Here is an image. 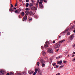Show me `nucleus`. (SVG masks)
Wrapping results in <instances>:
<instances>
[{"label": "nucleus", "instance_id": "1", "mask_svg": "<svg viewBox=\"0 0 75 75\" xmlns=\"http://www.w3.org/2000/svg\"><path fill=\"white\" fill-rule=\"evenodd\" d=\"M65 41V40H63L57 43L56 44L54 45V48H59V47H60V45L59 44H59H61L62 43V42H63L64 41Z\"/></svg>", "mask_w": 75, "mask_h": 75}, {"label": "nucleus", "instance_id": "7", "mask_svg": "<svg viewBox=\"0 0 75 75\" xmlns=\"http://www.w3.org/2000/svg\"><path fill=\"white\" fill-rule=\"evenodd\" d=\"M28 73L29 74H32L34 73V71H31V70H29L28 71Z\"/></svg>", "mask_w": 75, "mask_h": 75}, {"label": "nucleus", "instance_id": "38", "mask_svg": "<svg viewBox=\"0 0 75 75\" xmlns=\"http://www.w3.org/2000/svg\"><path fill=\"white\" fill-rule=\"evenodd\" d=\"M41 48L42 49V50H43V49H44V46H42L41 47Z\"/></svg>", "mask_w": 75, "mask_h": 75}, {"label": "nucleus", "instance_id": "59", "mask_svg": "<svg viewBox=\"0 0 75 75\" xmlns=\"http://www.w3.org/2000/svg\"><path fill=\"white\" fill-rule=\"evenodd\" d=\"M58 58H58V57H56V59H58Z\"/></svg>", "mask_w": 75, "mask_h": 75}, {"label": "nucleus", "instance_id": "55", "mask_svg": "<svg viewBox=\"0 0 75 75\" xmlns=\"http://www.w3.org/2000/svg\"><path fill=\"white\" fill-rule=\"evenodd\" d=\"M40 1H43V0H40Z\"/></svg>", "mask_w": 75, "mask_h": 75}, {"label": "nucleus", "instance_id": "16", "mask_svg": "<svg viewBox=\"0 0 75 75\" xmlns=\"http://www.w3.org/2000/svg\"><path fill=\"white\" fill-rule=\"evenodd\" d=\"M29 14H30V15H34V13L33 12H32V11H30L29 12Z\"/></svg>", "mask_w": 75, "mask_h": 75}, {"label": "nucleus", "instance_id": "44", "mask_svg": "<svg viewBox=\"0 0 75 75\" xmlns=\"http://www.w3.org/2000/svg\"><path fill=\"white\" fill-rule=\"evenodd\" d=\"M56 75H60V73H59L57 74H56Z\"/></svg>", "mask_w": 75, "mask_h": 75}, {"label": "nucleus", "instance_id": "49", "mask_svg": "<svg viewBox=\"0 0 75 75\" xmlns=\"http://www.w3.org/2000/svg\"><path fill=\"white\" fill-rule=\"evenodd\" d=\"M31 1L33 3H34V1H33V0H31Z\"/></svg>", "mask_w": 75, "mask_h": 75}, {"label": "nucleus", "instance_id": "56", "mask_svg": "<svg viewBox=\"0 0 75 75\" xmlns=\"http://www.w3.org/2000/svg\"><path fill=\"white\" fill-rule=\"evenodd\" d=\"M46 59H48L47 57H46Z\"/></svg>", "mask_w": 75, "mask_h": 75}, {"label": "nucleus", "instance_id": "24", "mask_svg": "<svg viewBox=\"0 0 75 75\" xmlns=\"http://www.w3.org/2000/svg\"><path fill=\"white\" fill-rule=\"evenodd\" d=\"M37 65L38 66H40V63H39V62H38L37 63Z\"/></svg>", "mask_w": 75, "mask_h": 75}, {"label": "nucleus", "instance_id": "61", "mask_svg": "<svg viewBox=\"0 0 75 75\" xmlns=\"http://www.w3.org/2000/svg\"><path fill=\"white\" fill-rule=\"evenodd\" d=\"M58 58H60V56H59V57H58Z\"/></svg>", "mask_w": 75, "mask_h": 75}, {"label": "nucleus", "instance_id": "18", "mask_svg": "<svg viewBox=\"0 0 75 75\" xmlns=\"http://www.w3.org/2000/svg\"><path fill=\"white\" fill-rule=\"evenodd\" d=\"M21 16H24L25 14L24 12H22L21 13Z\"/></svg>", "mask_w": 75, "mask_h": 75}, {"label": "nucleus", "instance_id": "36", "mask_svg": "<svg viewBox=\"0 0 75 75\" xmlns=\"http://www.w3.org/2000/svg\"><path fill=\"white\" fill-rule=\"evenodd\" d=\"M64 65L63 66H61L59 67V68H62V67H64Z\"/></svg>", "mask_w": 75, "mask_h": 75}, {"label": "nucleus", "instance_id": "19", "mask_svg": "<svg viewBox=\"0 0 75 75\" xmlns=\"http://www.w3.org/2000/svg\"><path fill=\"white\" fill-rule=\"evenodd\" d=\"M21 75H25V72H23L21 73Z\"/></svg>", "mask_w": 75, "mask_h": 75}, {"label": "nucleus", "instance_id": "39", "mask_svg": "<svg viewBox=\"0 0 75 75\" xmlns=\"http://www.w3.org/2000/svg\"><path fill=\"white\" fill-rule=\"evenodd\" d=\"M67 35H70V32H68L67 33Z\"/></svg>", "mask_w": 75, "mask_h": 75}, {"label": "nucleus", "instance_id": "28", "mask_svg": "<svg viewBox=\"0 0 75 75\" xmlns=\"http://www.w3.org/2000/svg\"><path fill=\"white\" fill-rule=\"evenodd\" d=\"M21 9L20 8H19L18 9V12H19V13H20V11H21Z\"/></svg>", "mask_w": 75, "mask_h": 75}, {"label": "nucleus", "instance_id": "42", "mask_svg": "<svg viewBox=\"0 0 75 75\" xmlns=\"http://www.w3.org/2000/svg\"><path fill=\"white\" fill-rule=\"evenodd\" d=\"M55 42V41L53 40L52 42V43H53V44H54Z\"/></svg>", "mask_w": 75, "mask_h": 75}, {"label": "nucleus", "instance_id": "60", "mask_svg": "<svg viewBox=\"0 0 75 75\" xmlns=\"http://www.w3.org/2000/svg\"><path fill=\"white\" fill-rule=\"evenodd\" d=\"M73 54H75V52H73Z\"/></svg>", "mask_w": 75, "mask_h": 75}, {"label": "nucleus", "instance_id": "54", "mask_svg": "<svg viewBox=\"0 0 75 75\" xmlns=\"http://www.w3.org/2000/svg\"><path fill=\"white\" fill-rule=\"evenodd\" d=\"M61 36H59V38H61Z\"/></svg>", "mask_w": 75, "mask_h": 75}, {"label": "nucleus", "instance_id": "22", "mask_svg": "<svg viewBox=\"0 0 75 75\" xmlns=\"http://www.w3.org/2000/svg\"><path fill=\"white\" fill-rule=\"evenodd\" d=\"M14 12L15 13H17V14H18V13H19V12L18 11V10H16Z\"/></svg>", "mask_w": 75, "mask_h": 75}, {"label": "nucleus", "instance_id": "34", "mask_svg": "<svg viewBox=\"0 0 75 75\" xmlns=\"http://www.w3.org/2000/svg\"><path fill=\"white\" fill-rule=\"evenodd\" d=\"M51 62H52V59H51L50 60V64H51Z\"/></svg>", "mask_w": 75, "mask_h": 75}, {"label": "nucleus", "instance_id": "27", "mask_svg": "<svg viewBox=\"0 0 75 75\" xmlns=\"http://www.w3.org/2000/svg\"><path fill=\"white\" fill-rule=\"evenodd\" d=\"M14 75V73H13L12 72H11L9 74V75Z\"/></svg>", "mask_w": 75, "mask_h": 75}, {"label": "nucleus", "instance_id": "62", "mask_svg": "<svg viewBox=\"0 0 75 75\" xmlns=\"http://www.w3.org/2000/svg\"><path fill=\"white\" fill-rule=\"evenodd\" d=\"M56 51H57V52H58V50H56Z\"/></svg>", "mask_w": 75, "mask_h": 75}, {"label": "nucleus", "instance_id": "23", "mask_svg": "<svg viewBox=\"0 0 75 75\" xmlns=\"http://www.w3.org/2000/svg\"><path fill=\"white\" fill-rule=\"evenodd\" d=\"M29 11H25V13L27 14H29Z\"/></svg>", "mask_w": 75, "mask_h": 75}, {"label": "nucleus", "instance_id": "21", "mask_svg": "<svg viewBox=\"0 0 75 75\" xmlns=\"http://www.w3.org/2000/svg\"><path fill=\"white\" fill-rule=\"evenodd\" d=\"M45 64L44 63H42V67H45Z\"/></svg>", "mask_w": 75, "mask_h": 75}, {"label": "nucleus", "instance_id": "13", "mask_svg": "<svg viewBox=\"0 0 75 75\" xmlns=\"http://www.w3.org/2000/svg\"><path fill=\"white\" fill-rule=\"evenodd\" d=\"M62 61H59L57 62V64H62Z\"/></svg>", "mask_w": 75, "mask_h": 75}, {"label": "nucleus", "instance_id": "15", "mask_svg": "<svg viewBox=\"0 0 75 75\" xmlns=\"http://www.w3.org/2000/svg\"><path fill=\"white\" fill-rule=\"evenodd\" d=\"M34 6V4H33L30 3L29 4V7H31L32 6Z\"/></svg>", "mask_w": 75, "mask_h": 75}, {"label": "nucleus", "instance_id": "51", "mask_svg": "<svg viewBox=\"0 0 75 75\" xmlns=\"http://www.w3.org/2000/svg\"><path fill=\"white\" fill-rule=\"evenodd\" d=\"M14 10H16V8L14 7L13 8Z\"/></svg>", "mask_w": 75, "mask_h": 75}, {"label": "nucleus", "instance_id": "9", "mask_svg": "<svg viewBox=\"0 0 75 75\" xmlns=\"http://www.w3.org/2000/svg\"><path fill=\"white\" fill-rule=\"evenodd\" d=\"M40 62L41 64H44L45 63V62L43 59H41L40 60Z\"/></svg>", "mask_w": 75, "mask_h": 75}, {"label": "nucleus", "instance_id": "8", "mask_svg": "<svg viewBox=\"0 0 75 75\" xmlns=\"http://www.w3.org/2000/svg\"><path fill=\"white\" fill-rule=\"evenodd\" d=\"M37 8H36V7L34 6H33L31 8V9L32 10H37Z\"/></svg>", "mask_w": 75, "mask_h": 75}, {"label": "nucleus", "instance_id": "41", "mask_svg": "<svg viewBox=\"0 0 75 75\" xmlns=\"http://www.w3.org/2000/svg\"><path fill=\"white\" fill-rule=\"evenodd\" d=\"M66 62H67V61L65 60L64 61H63V63L65 64V63H66Z\"/></svg>", "mask_w": 75, "mask_h": 75}, {"label": "nucleus", "instance_id": "25", "mask_svg": "<svg viewBox=\"0 0 75 75\" xmlns=\"http://www.w3.org/2000/svg\"><path fill=\"white\" fill-rule=\"evenodd\" d=\"M59 66L58 65H56V66H55L54 67L55 68H58Z\"/></svg>", "mask_w": 75, "mask_h": 75}, {"label": "nucleus", "instance_id": "33", "mask_svg": "<svg viewBox=\"0 0 75 75\" xmlns=\"http://www.w3.org/2000/svg\"><path fill=\"white\" fill-rule=\"evenodd\" d=\"M21 75V73H18L17 74V75Z\"/></svg>", "mask_w": 75, "mask_h": 75}, {"label": "nucleus", "instance_id": "43", "mask_svg": "<svg viewBox=\"0 0 75 75\" xmlns=\"http://www.w3.org/2000/svg\"><path fill=\"white\" fill-rule=\"evenodd\" d=\"M36 72H34L33 74V75H35V74H36Z\"/></svg>", "mask_w": 75, "mask_h": 75}, {"label": "nucleus", "instance_id": "63", "mask_svg": "<svg viewBox=\"0 0 75 75\" xmlns=\"http://www.w3.org/2000/svg\"><path fill=\"white\" fill-rule=\"evenodd\" d=\"M19 0V1H21V0Z\"/></svg>", "mask_w": 75, "mask_h": 75}, {"label": "nucleus", "instance_id": "64", "mask_svg": "<svg viewBox=\"0 0 75 75\" xmlns=\"http://www.w3.org/2000/svg\"><path fill=\"white\" fill-rule=\"evenodd\" d=\"M37 5H38V4H36V6H37Z\"/></svg>", "mask_w": 75, "mask_h": 75}, {"label": "nucleus", "instance_id": "4", "mask_svg": "<svg viewBox=\"0 0 75 75\" xmlns=\"http://www.w3.org/2000/svg\"><path fill=\"white\" fill-rule=\"evenodd\" d=\"M74 34H73L72 35L70 36L69 37L70 40H72L73 38H74Z\"/></svg>", "mask_w": 75, "mask_h": 75}, {"label": "nucleus", "instance_id": "57", "mask_svg": "<svg viewBox=\"0 0 75 75\" xmlns=\"http://www.w3.org/2000/svg\"><path fill=\"white\" fill-rule=\"evenodd\" d=\"M69 54H68L67 57H69Z\"/></svg>", "mask_w": 75, "mask_h": 75}, {"label": "nucleus", "instance_id": "17", "mask_svg": "<svg viewBox=\"0 0 75 75\" xmlns=\"http://www.w3.org/2000/svg\"><path fill=\"white\" fill-rule=\"evenodd\" d=\"M38 72L40 75H42V72L40 70L38 71Z\"/></svg>", "mask_w": 75, "mask_h": 75}, {"label": "nucleus", "instance_id": "32", "mask_svg": "<svg viewBox=\"0 0 75 75\" xmlns=\"http://www.w3.org/2000/svg\"><path fill=\"white\" fill-rule=\"evenodd\" d=\"M42 2L41 1H40L39 2V5H42Z\"/></svg>", "mask_w": 75, "mask_h": 75}, {"label": "nucleus", "instance_id": "45", "mask_svg": "<svg viewBox=\"0 0 75 75\" xmlns=\"http://www.w3.org/2000/svg\"><path fill=\"white\" fill-rule=\"evenodd\" d=\"M26 1L27 2H29V0H26Z\"/></svg>", "mask_w": 75, "mask_h": 75}, {"label": "nucleus", "instance_id": "30", "mask_svg": "<svg viewBox=\"0 0 75 75\" xmlns=\"http://www.w3.org/2000/svg\"><path fill=\"white\" fill-rule=\"evenodd\" d=\"M75 26L74 25H73L71 28L72 29H73V28H75Z\"/></svg>", "mask_w": 75, "mask_h": 75}, {"label": "nucleus", "instance_id": "10", "mask_svg": "<svg viewBox=\"0 0 75 75\" xmlns=\"http://www.w3.org/2000/svg\"><path fill=\"white\" fill-rule=\"evenodd\" d=\"M42 55H45V54H46V53H45V51H42Z\"/></svg>", "mask_w": 75, "mask_h": 75}, {"label": "nucleus", "instance_id": "47", "mask_svg": "<svg viewBox=\"0 0 75 75\" xmlns=\"http://www.w3.org/2000/svg\"><path fill=\"white\" fill-rule=\"evenodd\" d=\"M39 2H40V0H38L37 1V2L38 3H39Z\"/></svg>", "mask_w": 75, "mask_h": 75}, {"label": "nucleus", "instance_id": "26", "mask_svg": "<svg viewBox=\"0 0 75 75\" xmlns=\"http://www.w3.org/2000/svg\"><path fill=\"white\" fill-rule=\"evenodd\" d=\"M35 72H36L37 73V72H38V69L36 68L35 69Z\"/></svg>", "mask_w": 75, "mask_h": 75}, {"label": "nucleus", "instance_id": "58", "mask_svg": "<svg viewBox=\"0 0 75 75\" xmlns=\"http://www.w3.org/2000/svg\"><path fill=\"white\" fill-rule=\"evenodd\" d=\"M74 23L75 24V21H74Z\"/></svg>", "mask_w": 75, "mask_h": 75}, {"label": "nucleus", "instance_id": "29", "mask_svg": "<svg viewBox=\"0 0 75 75\" xmlns=\"http://www.w3.org/2000/svg\"><path fill=\"white\" fill-rule=\"evenodd\" d=\"M43 1L45 3H47V1H48V0H43Z\"/></svg>", "mask_w": 75, "mask_h": 75}, {"label": "nucleus", "instance_id": "2", "mask_svg": "<svg viewBox=\"0 0 75 75\" xmlns=\"http://www.w3.org/2000/svg\"><path fill=\"white\" fill-rule=\"evenodd\" d=\"M25 16H24L23 18V21H27V14H26Z\"/></svg>", "mask_w": 75, "mask_h": 75}, {"label": "nucleus", "instance_id": "31", "mask_svg": "<svg viewBox=\"0 0 75 75\" xmlns=\"http://www.w3.org/2000/svg\"><path fill=\"white\" fill-rule=\"evenodd\" d=\"M56 65V63H54L52 64V65L53 66H55Z\"/></svg>", "mask_w": 75, "mask_h": 75}, {"label": "nucleus", "instance_id": "37", "mask_svg": "<svg viewBox=\"0 0 75 75\" xmlns=\"http://www.w3.org/2000/svg\"><path fill=\"white\" fill-rule=\"evenodd\" d=\"M13 7V5L12 4H11V7Z\"/></svg>", "mask_w": 75, "mask_h": 75}, {"label": "nucleus", "instance_id": "11", "mask_svg": "<svg viewBox=\"0 0 75 75\" xmlns=\"http://www.w3.org/2000/svg\"><path fill=\"white\" fill-rule=\"evenodd\" d=\"M39 7L40 8H43V5H42V4L39 5Z\"/></svg>", "mask_w": 75, "mask_h": 75}, {"label": "nucleus", "instance_id": "5", "mask_svg": "<svg viewBox=\"0 0 75 75\" xmlns=\"http://www.w3.org/2000/svg\"><path fill=\"white\" fill-rule=\"evenodd\" d=\"M4 74V72L3 70H0V75H3Z\"/></svg>", "mask_w": 75, "mask_h": 75}, {"label": "nucleus", "instance_id": "46", "mask_svg": "<svg viewBox=\"0 0 75 75\" xmlns=\"http://www.w3.org/2000/svg\"><path fill=\"white\" fill-rule=\"evenodd\" d=\"M73 61H74V62L75 61V57L73 59Z\"/></svg>", "mask_w": 75, "mask_h": 75}, {"label": "nucleus", "instance_id": "35", "mask_svg": "<svg viewBox=\"0 0 75 75\" xmlns=\"http://www.w3.org/2000/svg\"><path fill=\"white\" fill-rule=\"evenodd\" d=\"M31 17H30L28 19V20H29V21H31Z\"/></svg>", "mask_w": 75, "mask_h": 75}, {"label": "nucleus", "instance_id": "3", "mask_svg": "<svg viewBox=\"0 0 75 75\" xmlns=\"http://www.w3.org/2000/svg\"><path fill=\"white\" fill-rule=\"evenodd\" d=\"M49 44H50V42L48 41H46L45 42V44L44 45L45 47V48H47Z\"/></svg>", "mask_w": 75, "mask_h": 75}, {"label": "nucleus", "instance_id": "6", "mask_svg": "<svg viewBox=\"0 0 75 75\" xmlns=\"http://www.w3.org/2000/svg\"><path fill=\"white\" fill-rule=\"evenodd\" d=\"M48 51L49 53H53V50L52 49L49 48L48 50Z\"/></svg>", "mask_w": 75, "mask_h": 75}, {"label": "nucleus", "instance_id": "40", "mask_svg": "<svg viewBox=\"0 0 75 75\" xmlns=\"http://www.w3.org/2000/svg\"><path fill=\"white\" fill-rule=\"evenodd\" d=\"M28 8H26L25 9V10H26V11H28Z\"/></svg>", "mask_w": 75, "mask_h": 75}, {"label": "nucleus", "instance_id": "14", "mask_svg": "<svg viewBox=\"0 0 75 75\" xmlns=\"http://www.w3.org/2000/svg\"><path fill=\"white\" fill-rule=\"evenodd\" d=\"M9 11H11V12H12L14 11V9L12 8H10L9 9Z\"/></svg>", "mask_w": 75, "mask_h": 75}, {"label": "nucleus", "instance_id": "20", "mask_svg": "<svg viewBox=\"0 0 75 75\" xmlns=\"http://www.w3.org/2000/svg\"><path fill=\"white\" fill-rule=\"evenodd\" d=\"M28 6H29V4H28V3H27L26 4V7H28Z\"/></svg>", "mask_w": 75, "mask_h": 75}, {"label": "nucleus", "instance_id": "53", "mask_svg": "<svg viewBox=\"0 0 75 75\" xmlns=\"http://www.w3.org/2000/svg\"><path fill=\"white\" fill-rule=\"evenodd\" d=\"M15 6H17V4H15Z\"/></svg>", "mask_w": 75, "mask_h": 75}, {"label": "nucleus", "instance_id": "50", "mask_svg": "<svg viewBox=\"0 0 75 75\" xmlns=\"http://www.w3.org/2000/svg\"><path fill=\"white\" fill-rule=\"evenodd\" d=\"M18 17L19 18H21V17H20V15Z\"/></svg>", "mask_w": 75, "mask_h": 75}, {"label": "nucleus", "instance_id": "48", "mask_svg": "<svg viewBox=\"0 0 75 75\" xmlns=\"http://www.w3.org/2000/svg\"><path fill=\"white\" fill-rule=\"evenodd\" d=\"M75 56V55H73L71 56L72 57H74Z\"/></svg>", "mask_w": 75, "mask_h": 75}, {"label": "nucleus", "instance_id": "12", "mask_svg": "<svg viewBox=\"0 0 75 75\" xmlns=\"http://www.w3.org/2000/svg\"><path fill=\"white\" fill-rule=\"evenodd\" d=\"M68 31V29L67 28L65 30V31L64 32L62 33L63 35H65V32L66 31Z\"/></svg>", "mask_w": 75, "mask_h": 75}, {"label": "nucleus", "instance_id": "52", "mask_svg": "<svg viewBox=\"0 0 75 75\" xmlns=\"http://www.w3.org/2000/svg\"><path fill=\"white\" fill-rule=\"evenodd\" d=\"M6 75H9V73H8L6 74Z\"/></svg>", "mask_w": 75, "mask_h": 75}]
</instances>
